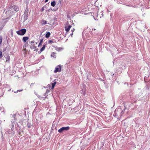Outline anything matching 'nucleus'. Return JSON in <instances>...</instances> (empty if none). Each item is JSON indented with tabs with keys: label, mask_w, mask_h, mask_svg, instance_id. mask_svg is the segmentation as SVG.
I'll use <instances>...</instances> for the list:
<instances>
[{
	"label": "nucleus",
	"mask_w": 150,
	"mask_h": 150,
	"mask_svg": "<svg viewBox=\"0 0 150 150\" xmlns=\"http://www.w3.org/2000/svg\"><path fill=\"white\" fill-rule=\"evenodd\" d=\"M26 30L25 28H23L17 31V33L20 35H23L26 33Z\"/></svg>",
	"instance_id": "obj_1"
},
{
	"label": "nucleus",
	"mask_w": 150,
	"mask_h": 150,
	"mask_svg": "<svg viewBox=\"0 0 150 150\" xmlns=\"http://www.w3.org/2000/svg\"><path fill=\"white\" fill-rule=\"evenodd\" d=\"M70 127L69 126L66 127H63L61 128L58 130V132L59 133H62L64 131H67L69 129Z\"/></svg>",
	"instance_id": "obj_2"
},
{
	"label": "nucleus",
	"mask_w": 150,
	"mask_h": 150,
	"mask_svg": "<svg viewBox=\"0 0 150 150\" xmlns=\"http://www.w3.org/2000/svg\"><path fill=\"white\" fill-rule=\"evenodd\" d=\"M13 120H12L11 122V124H10V127L11 128V129L14 130V125H15L16 122V119L15 118V117H13Z\"/></svg>",
	"instance_id": "obj_3"
},
{
	"label": "nucleus",
	"mask_w": 150,
	"mask_h": 150,
	"mask_svg": "<svg viewBox=\"0 0 150 150\" xmlns=\"http://www.w3.org/2000/svg\"><path fill=\"white\" fill-rule=\"evenodd\" d=\"M30 44L29 45L30 47V48L33 49L34 50H36V46L34 44L35 41L34 40L30 42Z\"/></svg>",
	"instance_id": "obj_4"
},
{
	"label": "nucleus",
	"mask_w": 150,
	"mask_h": 150,
	"mask_svg": "<svg viewBox=\"0 0 150 150\" xmlns=\"http://www.w3.org/2000/svg\"><path fill=\"white\" fill-rule=\"evenodd\" d=\"M18 7L16 6H12L10 8L8 11L9 13H11V12H10V11L11 10H13L12 12L14 11H18Z\"/></svg>",
	"instance_id": "obj_5"
},
{
	"label": "nucleus",
	"mask_w": 150,
	"mask_h": 150,
	"mask_svg": "<svg viewBox=\"0 0 150 150\" xmlns=\"http://www.w3.org/2000/svg\"><path fill=\"white\" fill-rule=\"evenodd\" d=\"M62 67L60 65H58L55 68V70L54 71V73H57V72H60L62 71Z\"/></svg>",
	"instance_id": "obj_6"
},
{
	"label": "nucleus",
	"mask_w": 150,
	"mask_h": 150,
	"mask_svg": "<svg viewBox=\"0 0 150 150\" xmlns=\"http://www.w3.org/2000/svg\"><path fill=\"white\" fill-rule=\"evenodd\" d=\"M6 132L8 134H11L12 135H13L15 133L14 130L11 129H7L6 131Z\"/></svg>",
	"instance_id": "obj_7"
},
{
	"label": "nucleus",
	"mask_w": 150,
	"mask_h": 150,
	"mask_svg": "<svg viewBox=\"0 0 150 150\" xmlns=\"http://www.w3.org/2000/svg\"><path fill=\"white\" fill-rule=\"evenodd\" d=\"M121 111V109L120 108H118L116 109L115 110L114 113V114L113 115L114 116L116 117V116H117L118 115V114L117 113V112L119 111L120 112Z\"/></svg>",
	"instance_id": "obj_8"
},
{
	"label": "nucleus",
	"mask_w": 150,
	"mask_h": 150,
	"mask_svg": "<svg viewBox=\"0 0 150 150\" xmlns=\"http://www.w3.org/2000/svg\"><path fill=\"white\" fill-rule=\"evenodd\" d=\"M82 34L83 37V39H89L90 38V37H89V35H86L84 33H83Z\"/></svg>",
	"instance_id": "obj_9"
},
{
	"label": "nucleus",
	"mask_w": 150,
	"mask_h": 150,
	"mask_svg": "<svg viewBox=\"0 0 150 150\" xmlns=\"http://www.w3.org/2000/svg\"><path fill=\"white\" fill-rule=\"evenodd\" d=\"M91 34L94 35H96L97 34V33L96 30V29H93L91 32Z\"/></svg>",
	"instance_id": "obj_10"
},
{
	"label": "nucleus",
	"mask_w": 150,
	"mask_h": 150,
	"mask_svg": "<svg viewBox=\"0 0 150 150\" xmlns=\"http://www.w3.org/2000/svg\"><path fill=\"white\" fill-rule=\"evenodd\" d=\"M71 27V26L70 25H69L67 26H66L65 27V30L67 32H68L70 30Z\"/></svg>",
	"instance_id": "obj_11"
},
{
	"label": "nucleus",
	"mask_w": 150,
	"mask_h": 150,
	"mask_svg": "<svg viewBox=\"0 0 150 150\" xmlns=\"http://www.w3.org/2000/svg\"><path fill=\"white\" fill-rule=\"evenodd\" d=\"M29 39V38L25 36L23 37V40L24 42H25L27 40Z\"/></svg>",
	"instance_id": "obj_12"
},
{
	"label": "nucleus",
	"mask_w": 150,
	"mask_h": 150,
	"mask_svg": "<svg viewBox=\"0 0 150 150\" xmlns=\"http://www.w3.org/2000/svg\"><path fill=\"white\" fill-rule=\"evenodd\" d=\"M47 21L44 20H42L41 21V24L42 25H45L47 24Z\"/></svg>",
	"instance_id": "obj_13"
},
{
	"label": "nucleus",
	"mask_w": 150,
	"mask_h": 150,
	"mask_svg": "<svg viewBox=\"0 0 150 150\" xmlns=\"http://www.w3.org/2000/svg\"><path fill=\"white\" fill-rule=\"evenodd\" d=\"M56 4V3L55 1H52L51 2V4L52 6L54 7L55 6Z\"/></svg>",
	"instance_id": "obj_14"
},
{
	"label": "nucleus",
	"mask_w": 150,
	"mask_h": 150,
	"mask_svg": "<svg viewBox=\"0 0 150 150\" xmlns=\"http://www.w3.org/2000/svg\"><path fill=\"white\" fill-rule=\"evenodd\" d=\"M50 33L49 32H47L45 35V37L46 38H48L50 37Z\"/></svg>",
	"instance_id": "obj_15"
},
{
	"label": "nucleus",
	"mask_w": 150,
	"mask_h": 150,
	"mask_svg": "<svg viewBox=\"0 0 150 150\" xmlns=\"http://www.w3.org/2000/svg\"><path fill=\"white\" fill-rule=\"evenodd\" d=\"M6 62L9 61L10 59V56H7V57H6Z\"/></svg>",
	"instance_id": "obj_16"
},
{
	"label": "nucleus",
	"mask_w": 150,
	"mask_h": 150,
	"mask_svg": "<svg viewBox=\"0 0 150 150\" xmlns=\"http://www.w3.org/2000/svg\"><path fill=\"white\" fill-rule=\"evenodd\" d=\"M56 82H54V83H52V89H53L54 88L55 85L56 84Z\"/></svg>",
	"instance_id": "obj_17"
},
{
	"label": "nucleus",
	"mask_w": 150,
	"mask_h": 150,
	"mask_svg": "<svg viewBox=\"0 0 150 150\" xmlns=\"http://www.w3.org/2000/svg\"><path fill=\"white\" fill-rule=\"evenodd\" d=\"M45 47V45H44L43 46V47H42V48L40 49V51L41 52H42L43 51Z\"/></svg>",
	"instance_id": "obj_18"
},
{
	"label": "nucleus",
	"mask_w": 150,
	"mask_h": 150,
	"mask_svg": "<svg viewBox=\"0 0 150 150\" xmlns=\"http://www.w3.org/2000/svg\"><path fill=\"white\" fill-rule=\"evenodd\" d=\"M51 57L54 58L56 57L55 53L54 52H52L51 54Z\"/></svg>",
	"instance_id": "obj_19"
},
{
	"label": "nucleus",
	"mask_w": 150,
	"mask_h": 150,
	"mask_svg": "<svg viewBox=\"0 0 150 150\" xmlns=\"http://www.w3.org/2000/svg\"><path fill=\"white\" fill-rule=\"evenodd\" d=\"M16 126H17V127H16V129H17V130H18V129L19 130H20L21 128V127L19 126V125L17 123L16 124Z\"/></svg>",
	"instance_id": "obj_20"
},
{
	"label": "nucleus",
	"mask_w": 150,
	"mask_h": 150,
	"mask_svg": "<svg viewBox=\"0 0 150 150\" xmlns=\"http://www.w3.org/2000/svg\"><path fill=\"white\" fill-rule=\"evenodd\" d=\"M43 39H42L40 40V42L38 45V47L42 45V41H43Z\"/></svg>",
	"instance_id": "obj_21"
},
{
	"label": "nucleus",
	"mask_w": 150,
	"mask_h": 150,
	"mask_svg": "<svg viewBox=\"0 0 150 150\" xmlns=\"http://www.w3.org/2000/svg\"><path fill=\"white\" fill-rule=\"evenodd\" d=\"M56 50L58 51H60L62 50H63V48H62L60 47H58L56 48Z\"/></svg>",
	"instance_id": "obj_22"
},
{
	"label": "nucleus",
	"mask_w": 150,
	"mask_h": 150,
	"mask_svg": "<svg viewBox=\"0 0 150 150\" xmlns=\"http://www.w3.org/2000/svg\"><path fill=\"white\" fill-rule=\"evenodd\" d=\"M0 112H4V111L3 110V109L2 108H1V107H0Z\"/></svg>",
	"instance_id": "obj_23"
},
{
	"label": "nucleus",
	"mask_w": 150,
	"mask_h": 150,
	"mask_svg": "<svg viewBox=\"0 0 150 150\" xmlns=\"http://www.w3.org/2000/svg\"><path fill=\"white\" fill-rule=\"evenodd\" d=\"M23 91V89H21V90H18L17 91H16V92H15V93H17L18 92H20V91Z\"/></svg>",
	"instance_id": "obj_24"
},
{
	"label": "nucleus",
	"mask_w": 150,
	"mask_h": 150,
	"mask_svg": "<svg viewBox=\"0 0 150 150\" xmlns=\"http://www.w3.org/2000/svg\"><path fill=\"white\" fill-rule=\"evenodd\" d=\"M2 42V37L0 36V44H1Z\"/></svg>",
	"instance_id": "obj_25"
},
{
	"label": "nucleus",
	"mask_w": 150,
	"mask_h": 150,
	"mask_svg": "<svg viewBox=\"0 0 150 150\" xmlns=\"http://www.w3.org/2000/svg\"><path fill=\"white\" fill-rule=\"evenodd\" d=\"M2 57V52L0 50V59Z\"/></svg>",
	"instance_id": "obj_26"
},
{
	"label": "nucleus",
	"mask_w": 150,
	"mask_h": 150,
	"mask_svg": "<svg viewBox=\"0 0 150 150\" xmlns=\"http://www.w3.org/2000/svg\"><path fill=\"white\" fill-rule=\"evenodd\" d=\"M54 42L52 40H49L48 41L49 43H53Z\"/></svg>",
	"instance_id": "obj_27"
},
{
	"label": "nucleus",
	"mask_w": 150,
	"mask_h": 150,
	"mask_svg": "<svg viewBox=\"0 0 150 150\" xmlns=\"http://www.w3.org/2000/svg\"><path fill=\"white\" fill-rule=\"evenodd\" d=\"M44 7H45V6H43V7H42V8H41V11H43L44 10Z\"/></svg>",
	"instance_id": "obj_28"
},
{
	"label": "nucleus",
	"mask_w": 150,
	"mask_h": 150,
	"mask_svg": "<svg viewBox=\"0 0 150 150\" xmlns=\"http://www.w3.org/2000/svg\"><path fill=\"white\" fill-rule=\"evenodd\" d=\"M62 1H63V0H59V1H58V4H59V3L60 4H61V2H62Z\"/></svg>",
	"instance_id": "obj_29"
},
{
	"label": "nucleus",
	"mask_w": 150,
	"mask_h": 150,
	"mask_svg": "<svg viewBox=\"0 0 150 150\" xmlns=\"http://www.w3.org/2000/svg\"><path fill=\"white\" fill-rule=\"evenodd\" d=\"M110 74L112 76H113L114 75V74L113 73H112L111 74L110 73Z\"/></svg>",
	"instance_id": "obj_30"
},
{
	"label": "nucleus",
	"mask_w": 150,
	"mask_h": 150,
	"mask_svg": "<svg viewBox=\"0 0 150 150\" xmlns=\"http://www.w3.org/2000/svg\"><path fill=\"white\" fill-rule=\"evenodd\" d=\"M124 113V112L123 111H121V113L120 114L121 115H122L123 114V113Z\"/></svg>",
	"instance_id": "obj_31"
},
{
	"label": "nucleus",
	"mask_w": 150,
	"mask_h": 150,
	"mask_svg": "<svg viewBox=\"0 0 150 150\" xmlns=\"http://www.w3.org/2000/svg\"><path fill=\"white\" fill-rule=\"evenodd\" d=\"M52 9H48V10H47V11H50V10H52Z\"/></svg>",
	"instance_id": "obj_32"
},
{
	"label": "nucleus",
	"mask_w": 150,
	"mask_h": 150,
	"mask_svg": "<svg viewBox=\"0 0 150 150\" xmlns=\"http://www.w3.org/2000/svg\"><path fill=\"white\" fill-rule=\"evenodd\" d=\"M74 31V29H73L71 30L72 32L73 33Z\"/></svg>",
	"instance_id": "obj_33"
},
{
	"label": "nucleus",
	"mask_w": 150,
	"mask_h": 150,
	"mask_svg": "<svg viewBox=\"0 0 150 150\" xmlns=\"http://www.w3.org/2000/svg\"><path fill=\"white\" fill-rule=\"evenodd\" d=\"M48 0H45V2H47L48 1Z\"/></svg>",
	"instance_id": "obj_34"
},
{
	"label": "nucleus",
	"mask_w": 150,
	"mask_h": 150,
	"mask_svg": "<svg viewBox=\"0 0 150 150\" xmlns=\"http://www.w3.org/2000/svg\"><path fill=\"white\" fill-rule=\"evenodd\" d=\"M101 13H102L101 14V15H102V16H103V13L102 12H101Z\"/></svg>",
	"instance_id": "obj_35"
},
{
	"label": "nucleus",
	"mask_w": 150,
	"mask_h": 150,
	"mask_svg": "<svg viewBox=\"0 0 150 150\" xmlns=\"http://www.w3.org/2000/svg\"><path fill=\"white\" fill-rule=\"evenodd\" d=\"M9 18H6V20H7V19L9 20Z\"/></svg>",
	"instance_id": "obj_36"
},
{
	"label": "nucleus",
	"mask_w": 150,
	"mask_h": 150,
	"mask_svg": "<svg viewBox=\"0 0 150 150\" xmlns=\"http://www.w3.org/2000/svg\"><path fill=\"white\" fill-rule=\"evenodd\" d=\"M73 34V33L72 32V33L71 34H70V35H72Z\"/></svg>",
	"instance_id": "obj_37"
},
{
	"label": "nucleus",
	"mask_w": 150,
	"mask_h": 150,
	"mask_svg": "<svg viewBox=\"0 0 150 150\" xmlns=\"http://www.w3.org/2000/svg\"><path fill=\"white\" fill-rule=\"evenodd\" d=\"M11 32H12V33H13V30H11Z\"/></svg>",
	"instance_id": "obj_38"
},
{
	"label": "nucleus",
	"mask_w": 150,
	"mask_h": 150,
	"mask_svg": "<svg viewBox=\"0 0 150 150\" xmlns=\"http://www.w3.org/2000/svg\"><path fill=\"white\" fill-rule=\"evenodd\" d=\"M96 16H98V13L96 14Z\"/></svg>",
	"instance_id": "obj_39"
},
{
	"label": "nucleus",
	"mask_w": 150,
	"mask_h": 150,
	"mask_svg": "<svg viewBox=\"0 0 150 150\" xmlns=\"http://www.w3.org/2000/svg\"><path fill=\"white\" fill-rule=\"evenodd\" d=\"M2 96V95H0V96Z\"/></svg>",
	"instance_id": "obj_40"
},
{
	"label": "nucleus",
	"mask_w": 150,
	"mask_h": 150,
	"mask_svg": "<svg viewBox=\"0 0 150 150\" xmlns=\"http://www.w3.org/2000/svg\"><path fill=\"white\" fill-rule=\"evenodd\" d=\"M94 19L95 20H97V19H96L95 18H94Z\"/></svg>",
	"instance_id": "obj_41"
},
{
	"label": "nucleus",
	"mask_w": 150,
	"mask_h": 150,
	"mask_svg": "<svg viewBox=\"0 0 150 150\" xmlns=\"http://www.w3.org/2000/svg\"><path fill=\"white\" fill-rule=\"evenodd\" d=\"M7 21H8V20H7V21L6 22V23L7 22Z\"/></svg>",
	"instance_id": "obj_42"
},
{
	"label": "nucleus",
	"mask_w": 150,
	"mask_h": 150,
	"mask_svg": "<svg viewBox=\"0 0 150 150\" xmlns=\"http://www.w3.org/2000/svg\"><path fill=\"white\" fill-rule=\"evenodd\" d=\"M15 92H16V91H14V92L15 93Z\"/></svg>",
	"instance_id": "obj_43"
}]
</instances>
